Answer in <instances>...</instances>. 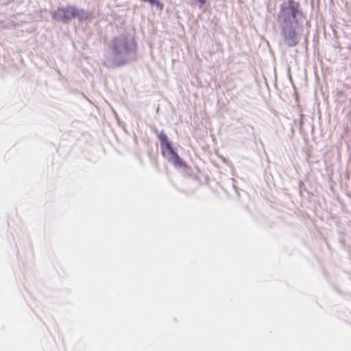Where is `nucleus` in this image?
Listing matches in <instances>:
<instances>
[{
	"label": "nucleus",
	"mask_w": 351,
	"mask_h": 351,
	"mask_svg": "<svg viewBox=\"0 0 351 351\" xmlns=\"http://www.w3.org/2000/svg\"><path fill=\"white\" fill-rule=\"evenodd\" d=\"M299 3L293 0H289L287 5H282L278 19L282 23V35L289 46L297 45L295 25L298 24L296 14L298 12Z\"/></svg>",
	"instance_id": "nucleus-1"
},
{
	"label": "nucleus",
	"mask_w": 351,
	"mask_h": 351,
	"mask_svg": "<svg viewBox=\"0 0 351 351\" xmlns=\"http://www.w3.org/2000/svg\"><path fill=\"white\" fill-rule=\"evenodd\" d=\"M53 18L66 23L71 19L76 18L80 21H85L89 18V14L84 10L78 9L75 6L59 8L54 13Z\"/></svg>",
	"instance_id": "nucleus-2"
},
{
	"label": "nucleus",
	"mask_w": 351,
	"mask_h": 351,
	"mask_svg": "<svg viewBox=\"0 0 351 351\" xmlns=\"http://www.w3.org/2000/svg\"><path fill=\"white\" fill-rule=\"evenodd\" d=\"M158 138L160 142L162 155L165 156L167 154H170L171 156V161L175 166L184 167V163L171 147L167 135L163 132H161L158 135Z\"/></svg>",
	"instance_id": "nucleus-3"
},
{
	"label": "nucleus",
	"mask_w": 351,
	"mask_h": 351,
	"mask_svg": "<svg viewBox=\"0 0 351 351\" xmlns=\"http://www.w3.org/2000/svg\"><path fill=\"white\" fill-rule=\"evenodd\" d=\"M122 46H123L124 48L126 49V46L125 45L124 41L118 39L114 40L113 51L114 55H119L122 52V51L120 49V47Z\"/></svg>",
	"instance_id": "nucleus-4"
},
{
	"label": "nucleus",
	"mask_w": 351,
	"mask_h": 351,
	"mask_svg": "<svg viewBox=\"0 0 351 351\" xmlns=\"http://www.w3.org/2000/svg\"><path fill=\"white\" fill-rule=\"evenodd\" d=\"M141 1L147 2L152 5H156L160 10H163L164 5L160 0H141Z\"/></svg>",
	"instance_id": "nucleus-5"
},
{
	"label": "nucleus",
	"mask_w": 351,
	"mask_h": 351,
	"mask_svg": "<svg viewBox=\"0 0 351 351\" xmlns=\"http://www.w3.org/2000/svg\"><path fill=\"white\" fill-rule=\"evenodd\" d=\"M201 4L204 5L206 3V0H197Z\"/></svg>",
	"instance_id": "nucleus-6"
}]
</instances>
